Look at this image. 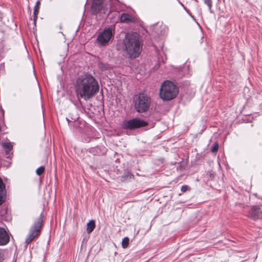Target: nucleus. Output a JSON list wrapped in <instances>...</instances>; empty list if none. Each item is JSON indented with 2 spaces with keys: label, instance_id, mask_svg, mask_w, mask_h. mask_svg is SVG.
<instances>
[{
  "label": "nucleus",
  "instance_id": "f257e3e1",
  "mask_svg": "<svg viewBox=\"0 0 262 262\" xmlns=\"http://www.w3.org/2000/svg\"><path fill=\"white\" fill-rule=\"evenodd\" d=\"M74 89L78 99L87 101L98 92L99 88L97 80L91 75L85 73L77 78Z\"/></svg>",
  "mask_w": 262,
  "mask_h": 262
},
{
  "label": "nucleus",
  "instance_id": "f03ea898",
  "mask_svg": "<svg viewBox=\"0 0 262 262\" xmlns=\"http://www.w3.org/2000/svg\"><path fill=\"white\" fill-rule=\"evenodd\" d=\"M125 50L132 58L138 57L141 51V43L137 33L127 34L124 40Z\"/></svg>",
  "mask_w": 262,
  "mask_h": 262
},
{
  "label": "nucleus",
  "instance_id": "7ed1b4c3",
  "mask_svg": "<svg viewBox=\"0 0 262 262\" xmlns=\"http://www.w3.org/2000/svg\"><path fill=\"white\" fill-rule=\"evenodd\" d=\"M178 93L177 86L172 82L166 80L161 86L159 95L162 99L168 101L174 99Z\"/></svg>",
  "mask_w": 262,
  "mask_h": 262
},
{
  "label": "nucleus",
  "instance_id": "20e7f679",
  "mask_svg": "<svg viewBox=\"0 0 262 262\" xmlns=\"http://www.w3.org/2000/svg\"><path fill=\"white\" fill-rule=\"evenodd\" d=\"M134 106L138 113H144L148 111L150 104V98L143 93L135 95L134 97Z\"/></svg>",
  "mask_w": 262,
  "mask_h": 262
},
{
  "label": "nucleus",
  "instance_id": "39448f33",
  "mask_svg": "<svg viewBox=\"0 0 262 262\" xmlns=\"http://www.w3.org/2000/svg\"><path fill=\"white\" fill-rule=\"evenodd\" d=\"M43 215L41 213L37 221L31 227L29 234L26 239L27 244L31 243L36 236H38L40 233V230L42 226Z\"/></svg>",
  "mask_w": 262,
  "mask_h": 262
},
{
  "label": "nucleus",
  "instance_id": "423d86ee",
  "mask_svg": "<svg viewBox=\"0 0 262 262\" xmlns=\"http://www.w3.org/2000/svg\"><path fill=\"white\" fill-rule=\"evenodd\" d=\"M147 125V123L145 121L138 118H134L124 121L123 123L122 126L125 129H133L144 127Z\"/></svg>",
  "mask_w": 262,
  "mask_h": 262
},
{
  "label": "nucleus",
  "instance_id": "0eeeda50",
  "mask_svg": "<svg viewBox=\"0 0 262 262\" xmlns=\"http://www.w3.org/2000/svg\"><path fill=\"white\" fill-rule=\"evenodd\" d=\"M113 35L112 29L108 28L104 30L97 37V42L102 46L107 44Z\"/></svg>",
  "mask_w": 262,
  "mask_h": 262
},
{
  "label": "nucleus",
  "instance_id": "6e6552de",
  "mask_svg": "<svg viewBox=\"0 0 262 262\" xmlns=\"http://www.w3.org/2000/svg\"><path fill=\"white\" fill-rule=\"evenodd\" d=\"M104 9L103 0H93L91 7V12L94 14H97Z\"/></svg>",
  "mask_w": 262,
  "mask_h": 262
},
{
  "label": "nucleus",
  "instance_id": "1a4fd4ad",
  "mask_svg": "<svg viewBox=\"0 0 262 262\" xmlns=\"http://www.w3.org/2000/svg\"><path fill=\"white\" fill-rule=\"evenodd\" d=\"M248 217L253 220H256L262 217V212L259 208L253 206L249 212Z\"/></svg>",
  "mask_w": 262,
  "mask_h": 262
},
{
  "label": "nucleus",
  "instance_id": "9d476101",
  "mask_svg": "<svg viewBox=\"0 0 262 262\" xmlns=\"http://www.w3.org/2000/svg\"><path fill=\"white\" fill-rule=\"evenodd\" d=\"M10 241V236L6 230L0 227V246L7 245Z\"/></svg>",
  "mask_w": 262,
  "mask_h": 262
},
{
  "label": "nucleus",
  "instance_id": "9b49d317",
  "mask_svg": "<svg viewBox=\"0 0 262 262\" xmlns=\"http://www.w3.org/2000/svg\"><path fill=\"white\" fill-rule=\"evenodd\" d=\"M120 21L124 23H135L136 18L128 13H124L121 15Z\"/></svg>",
  "mask_w": 262,
  "mask_h": 262
},
{
  "label": "nucleus",
  "instance_id": "f8f14e48",
  "mask_svg": "<svg viewBox=\"0 0 262 262\" xmlns=\"http://www.w3.org/2000/svg\"><path fill=\"white\" fill-rule=\"evenodd\" d=\"M6 195L5 185L0 181V205L4 202Z\"/></svg>",
  "mask_w": 262,
  "mask_h": 262
},
{
  "label": "nucleus",
  "instance_id": "ddd939ff",
  "mask_svg": "<svg viewBox=\"0 0 262 262\" xmlns=\"http://www.w3.org/2000/svg\"><path fill=\"white\" fill-rule=\"evenodd\" d=\"M95 227V222L94 220H91L87 223L86 225V232L88 233H91Z\"/></svg>",
  "mask_w": 262,
  "mask_h": 262
},
{
  "label": "nucleus",
  "instance_id": "4468645a",
  "mask_svg": "<svg viewBox=\"0 0 262 262\" xmlns=\"http://www.w3.org/2000/svg\"><path fill=\"white\" fill-rule=\"evenodd\" d=\"M40 4V2L39 1H38L36 2L35 5L34 6V12H33L34 21H36V20L37 19V15L39 13V9Z\"/></svg>",
  "mask_w": 262,
  "mask_h": 262
},
{
  "label": "nucleus",
  "instance_id": "2eb2a0df",
  "mask_svg": "<svg viewBox=\"0 0 262 262\" xmlns=\"http://www.w3.org/2000/svg\"><path fill=\"white\" fill-rule=\"evenodd\" d=\"M3 148L5 149L6 153L7 154L13 148V145L9 142H5L2 144Z\"/></svg>",
  "mask_w": 262,
  "mask_h": 262
},
{
  "label": "nucleus",
  "instance_id": "dca6fc26",
  "mask_svg": "<svg viewBox=\"0 0 262 262\" xmlns=\"http://www.w3.org/2000/svg\"><path fill=\"white\" fill-rule=\"evenodd\" d=\"M7 251L4 250H0V262H2L7 257Z\"/></svg>",
  "mask_w": 262,
  "mask_h": 262
},
{
  "label": "nucleus",
  "instance_id": "f3484780",
  "mask_svg": "<svg viewBox=\"0 0 262 262\" xmlns=\"http://www.w3.org/2000/svg\"><path fill=\"white\" fill-rule=\"evenodd\" d=\"M128 244H129V238L127 237L124 238L122 241V247L123 248H126L127 247Z\"/></svg>",
  "mask_w": 262,
  "mask_h": 262
},
{
  "label": "nucleus",
  "instance_id": "a211bd4d",
  "mask_svg": "<svg viewBox=\"0 0 262 262\" xmlns=\"http://www.w3.org/2000/svg\"><path fill=\"white\" fill-rule=\"evenodd\" d=\"M45 171V168L43 166H40L38 167L36 170V173L37 175H41L42 173H43Z\"/></svg>",
  "mask_w": 262,
  "mask_h": 262
},
{
  "label": "nucleus",
  "instance_id": "6ab92c4d",
  "mask_svg": "<svg viewBox=\"0 0 262 262\" xmlns=\"http://www.w3.org/2000/svg\"><path fill=\"white\" fill-rule=\"evenodd\" d=\"M219 149V145L217 143H215L213 145V146L211 148V151L213 152H215L218 150Z\"/></svg>",
  "mask_w": 262,
  "mask_h": 262
},
{
  "label": "nucleus",
  "instance_id": "aec40b11",
  "mask_svg": "<svg viewBox=\"0 0 262 262\" xmlns=\"http://www.w3.org/2000/svg\"><path fill=\"white\" fill-rule=\"evenodd\" d=\"M205 4L208 6L209 8L210 9L212 7V2L211 0H205Z\"/></svg>",
  "mask_w": 262,
  "mask_h": 262
},
{
  "label": "nucleus",
  "instance_id": "412c9836",
  "mask_svg": "<svg viewBox=\"0 0 262 262\" xmlns=\"http://www.w3.org/2000/svg\"><path fill=\"white\" fill-rule=\"evenodd\" d=\"M189 189V187L187 185H184L181 187V191L182 192H185Z\"/></svg>",
  "mask_w": 262,
  "mask_h": 262
},
{
  "label": "nucleus",
  "instance_id": "4be33fe9",
  "mask_svg": "<svg viewBox=\"0 0 262 262\" xmlns=\"http://www.w3.org/2000/svg\"><path fill=\"white\" fill-rule=\"evenodd\" d=\"M126 176H127V178H126L127 179H132L133 178V175L129 173H128L127 174Z\"/></svg>",
  "mask_w": 262,
  "mask_h": 262
},
{
  "label": "nucleus",
  "instance_id": "5701e85b",
  "mask_svg": "<svg viewBox=\"0 0 262 262\" xmlns=\"http://www.w3.org/2000/svg\"><path fill=\"white\" fill-rule=\"evenodd\" d=\"M0 180H2V179L0 178Z\"/></svg>",
  "mask_w": 262,
  "mask_h": 262
}]
</instances>
